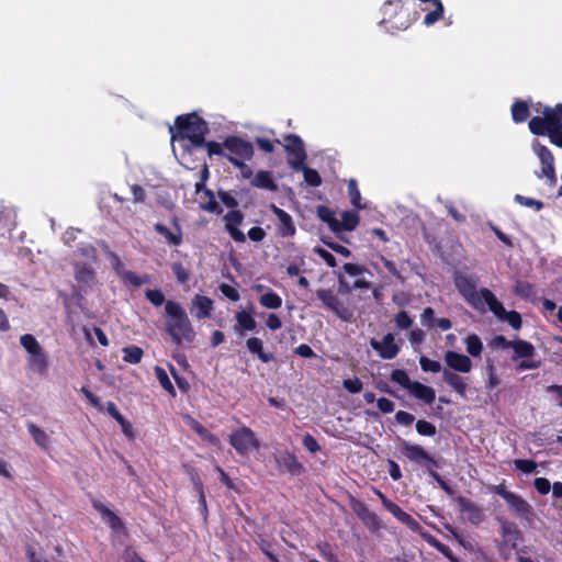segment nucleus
I'll use <instances>...</instances> for the list:
<instances>
[{
    "mask_svg": "<svg viewBox=\"0 0 562 562\" xmlns=\"http://www.w3.org/2000/svg\"><path fill=\"white\" fill-rule=\"evenodd\" d=\"M284 142L285 144L283 147L286 153V159L290 167L293 170L303 168V164H305L307 158L303 139L296 134H286L284 135Z\"/></svg>",
    "mask_w": 562,
    "mask_h": 562,
    "instance_id": "obj_9",
    "label": "nucleus"
},
{
    "mask_svg": "<svg viewBox=\"0 0 562 562\" xmlns=\"http://www.w3.org/2000/svg\"><path fill=\"white\" fill-rule=\"evenodd\" d=\"M172 222L175 226L173 231L169 229L166 225L160 223L155 224L154 228L156 233L162 236L169 245L179 246L183 240L182 229L176 217L172 220Z\"/></svg>",
    "mask_w": 562,
    "mask_h": 562,
    "instance_id": "obj_18",
    "label": "nucleus"
},
{
    "mask_svg": "<svg viewBox=\"0 0 562 562\" xmlns=\"http://www.w3.org/2000/svg\"><path fill=\"white\" fill-rule=\"evenodd\" d=\"M514 465L517 470H520L524 473H531L537 468V463L533 460H526V459L515 460Z\"/></svg>",
    "mask_w": 562,
    "mask_h": 562,
    "instance_id": "obj_53",
    "label": "nucleus"
},
{
    "mask_svg": "<svg viewBox=\"0 0 562 562\" xmlns=\"http://www.w3.org/2000/svg\"><path fill=\"white\" fill-rule=\"evenodd\" d=\"M514 360L517 364V369H533L538 367V362L532 359L533 353H516Z\"/></svg>",
    "mask_w": 562,
    "mask_h": 562,
    "instance_id": "obj_42",
    "label": "nucleus"
},
{
    "mask_svg": "<svg viewBox=\"0 0 562 562\" xmlns=\"http://www.w3.org/2000/svg\"><path fill=\"white\" fill-rule=\"evenodd\" d=\"M514 292L521 299H531L536 295V290L528 281H517L514 286Z\"/></svg>",
    "mask_w": 562,
    "mask_h": 562,
    "instance_id": "obj_39",
    "label": "nucleus"
},
{
    "mask_svg": "<svg viewBox=\"0 0 562 562\" xmlns=\"http://www.w3.org/2000/svg\"><path fill=\"white\" fill-rule=\"evenodd\" d=\"M20 341L25 351H41L36 338L31 334L22 335Z\"/></svg>",
    "mask_w": 562,
    "mask_h": 562,
    "instance_id": "obj_50",
    "label": "nucleus"
},
{
    "mask_svg": "<svg viewBox=\"0 0 562 562\" xmlns=\"http://www.w3.org/2000/svg\"><path fill=\"white\" fill-rule=\"evenodd\" d=\"M515 202H517L520 205L531 207L535 211H541L544 206L543 202L540 200H536L533 198L516 194L514 198Z\"/></svg>",
    "mask_w": 562,
    "mask_h": 562,
    "instance_id": "obj_43",
    "label": "nucleus"
},
{
    "mask_svg": "<svg viewBox=\"0 0 562 562\" xmlns=\"http://www.w3.org/2000/svg\"><path fill=\"white\" fill-rule=\"evenodd\" d=\"M229 443L239 454L243 456L247 454L251 449L259 448V441L257 440L255 432L246 426L239 428L229 436Z\"/></svg>",
    "mask_w": 562,
    "mask_h": 562,
    "instance_id": "obj_10",
    "label": "nucleus"
},
{
    "mask_svg": "<svg viewBox=\"0 0 562 562\" xmlns=\"http://www.w3.org/2000/svg\"><path fill=\"white\" fill-rule=\"evenodd\" d=\"M259 303L266 308L278 310L282 306V297L278 293L269 291L260 295Z\"/></svg>",
    "mask_w": 562,
    "mask_h": 562,
    "instance_id": "obj_35",
    "label": "nucleus"
},
{
    "mask_svg": "<svg viewBox=\"0 0 562 562\" xmlns=\"http://www.w3.org/2000/svg\"><path fill=\"white\" fill-rule=\"evenodd\" d=\"M224 148L225 159L232 165H234V161L251 160L255 155L252 144L237 135L227 136L224 139Z\"/></svg>",
    "mask_w": 562,
    "mask_h": 562,
    "instance_id": "obj_6",
    "label": "nucleus"
},
{
    "mask_svg": "<svg viewBox=\"0 0 562 562\" xmlns=\"http://www.w3.org/2000/svg\"><path fill=\"white\" fill-rule=\"evenodd\" d=\"M145 296L154 306H160L166 301L164 293L158 289H147Z\"/></svg>",
    "mask_w": 562,
    "mask_h": 562,
    "instance_id": "obj_48",
    "label": "nucleus"
},
{
    "mask_svg": "<svg viewBox=\"0 0 562 562\" xmlns=\"http://www.w3.org/2000/svg\"><path fill=\"white\" fill-rule=\"evenodd\" d=\"M446 362L452 370L463 373L469 372L472 367L470 358L463 353H446Z\"/></svg>",
    "mask_w": 562,
    "mask_h": 562,
    "instance_id": "obj_24",
    "label": "nucleus"
},
{
    "mask_svg": "<svg viewBox=\"0 0 562 562\" xmlns=\"http://www.w3.org/2000/svg\"><path fill=\"white\" fill-rule=\"evenodd\" d=\"M420 535L430 546L436 548L440 553H442L451 562H458V559L453 557L451 550L446 544L441 543L439 540H437L435 537H432L429 533L420 532Z\"/></svg>",
    "mask_w": 562,
    "mask_h": 562,
    "instance_id": "obj_36",
    "label": "nucleus"
},
{
    "mask_svg": "<svg viewBox=\"0 0 562 562\" xmlns=\"http://www.w3.org/2000/svg\"><path fill=\"white\" fill-rule=\"evenodd\" d=\"M350 506L356 515L363 521L370 529H378L380 527V520L376 514L371 512L368 506L356 498H351Z\"/></svg>",
    "mask_w": 562,
    "mask_h": 562,
    "instance_id": "obj_16",
    "label": "nucleus"
},
{
    "mask_svg": "<svg viewBox=\"0 0 562 562\" xmlns=\"http://www.w3.org/2000/svg\"><path fill=\"white\" fill-rule=\"evenodd\" d=\"M236 318V325L235 329L236 331L243 333V331H251L256 328L257 323L250 312L248 311H239L235 315Z\"/></svg>",
    "mask_w": 562,
    "mask_h": 562,
    "instance_id": "obj_26",
    "label": "nucleus"
},
{
    "mask_svg": "<svg viewBox=\"0 0 562 562\" xmlns=\"http://www.w3.org/2000/svg\"><path fill=\"white\" fill-rule=\"evenodd\" d=\"M347 191H348V195L350 198V202L351 204L357 209V210H363L366 209V204H362L361 203V193H360V190L358 188V182L356 179L351 178L347 181Z\"/></svg>",
    "mask_w": 562,
    "mask_h": 562,
    "instance_id": "obj_32",
    "label": "nucleus"
},
{
    "mask_svg": "<svg viewBox=\"0 0 562 562\" xmlns=\"http://www.w3.org/2000/svg\"><path fill=\"white\" fill-rule=\"evenodd\" d=\"M531 147L541 162V171H537L536 176L540 179L547 178L548 184L554 186L557 183V175L554 167V156L552 151L546 145H542L538 139L532 142Z\"/></svg>",
    "mask_w": 562,
    "mask_h": 562,
    "instance_id": "obj_7",
    "label": "nucleus"
},
{
    "mask_svg": "<svg viewBox=\"0 0 562 562\" xmlns=\"http://www.w3.org/2000/svg\"><path fill=\"white\" fill-rule=\"evenodd\" d=\"M382 23L391 30H406L411 26L414 19L409 18L402 0H386L382 7Z\"/></svg>",
    "mask_w": 562,
    "mask_h": 562,
    "instance_id": "obj_5",
    "label": "nucleus"
},
{
    "mask_svg": "<svg viewBox=\"0 0 562 562\" xmlns=\"http://www.w3.org/2000/svg\"><path fill=\"white\" fill-rule=\"evenodd\" d=\"M512 341L513 340H507L504 336L502 335H498V336H495L491 342H490V346L491 348L493 349H504V350H508L510 349L512 347Z\"/></svg>",
    "mask_w": 562,
    "mask_h": 562,
    "instance_id": "obj_58",
    "label": "nucleus"
},
{
    "mask_svg": "<svg viewBox=\"0 0 562 562\" xmlns=\"http://www.w3.org/2000/svg\"><path fill=\"white\" fill-rule=\"evenodd\" d=\"M397 519L405 524L411 530L415 531V532H420V525L417 520H415L409 514L403 512L402 515L400 517H397Z\"/></svg>",
    "mask_w": 562,
    "mask_h": 562,
    "instance_id": "obj_57",
    "label": "nucleus"
},
{
    "mask_svg": "<svg viewBox=\"0 0 562 562\" xmlns=\"http://www.w3.org/2000/svg\"><path fill=\"white\" fill-rule=\"evenodd\" d=\"M266 235V231L260 226H254L247 233L248 238L256 243L262 241Z\"/></svg>",
    "mask_w": 562,
    "mask_h": 562,
    "instance_id": "obj_64",
    "label": "nucleus"
},
{
    "mask_svg": "<svg viewBox=\"0 0 562 562\" xmlns=\"http://www.w3.org/2000/svg\"><path fill=\"white\" fill-rule=\"evenodd\" d=\"M190 422H191V427L194 431H196L203 439H206L211 442H215L216 441V438L210 434V431L203 427L199 422L190 418Z\"/></svg>",
    "mask_w": 562,
    "mask_h": 562,
    "instance_id": "obj_56",
    "label": "nucleus"
},
{
    "mask_svg": "<svg viewBox=\"0 0 562 562\" xmlns=\"http://www.w3.org/2000/svg\"><path fill=\"white\" fill-rule=\"evenodd\" d=\"M297 171L303 172L304 181L311 187H319L322 184V177L316 169L307 167L303 164V168H299Z\"/></svg>",
    "mask_w": 562,
    "mask_h": 562,
    "instance_id": "obj_38",
    "label": "nucleus"
},
{
    "mask_svg": "<svg viewBox=\"0 0 562 562\" xmlns=\"http://www.w3.org/2000/svg\"><path fill=\"white\" fill-rule=\"evenodd\" d=\"M203 195L206 196L207 201L200 203L201 210L206 211L209 213H214L217 215L223 213V209L216 202L214 192L211 189H205Z\"/></svg>",
    "mask_w": 562,
    "mask_h": 562,
    "instance_id": "obj_34",
    "label": "nucleus"
},
{
    "mask_svg": "<svg viewBox=\"0 0 562 562\" xmlns=\"http://www.w3.org/2000/svg\"><path fill=\"white\" fill-rule=\"evenodd\" d=\"M255 143L258 146V148L266 154L273 153L274 144L281 145V142L279 139H274L272 142V140H270L268 138H263V137H256Z\"/></svg>",
    "mask_w": 562,
    "mask_h": 562,
    "instance_id": "obj_51",
    "label": "nucleus"
},
{
    "mask_svg": "<svg viewBox=\"0 0 562 562\" xmlns=\"http://www.w3.org/2000/svg\"><path fill=\"white\" fill-rule=\"evenodd\" d=\"M193 307L196 308L195 317L199 319L210 317L213 310V301L205 295H195L192 301Z\"/></svg>",
    "mask_w": 562,
    "mask_h": 562,
    "instance_id": "obj_25",
    "label": "nucleus"
},
{
    "mask_svg": "<svg viewBox=\"0 0 562 562\" xmlns=\"http://www.w3.org/2000/svg\"><path fill=\"white\" fill-rule=\"evenodd\" d=\"M529 116V106L526 101L517 100L512 105V117L515 123H522Z\"/></svg>",
    "mask_w": 562,
    "mask_h": 562,
    "instance_id": "obj_33",
    "label": "nucleus"
},
{
    "mask_svg": "<svg viewBox=\"0 0 562 562\" xmlns=\"http://www.w3.org/2000/svg\"><path fill=\"white\" fill-rule=\"evenodd\" d=\"M508 506L515 512V514L527 521H532L533 509L525 499L518 495H514L507 502Z\"/></svg>",
    "mask_w": 562,
    "mask_h": 562,
    "instance_id": "obj_21",
    "label": "nucleus"
},
{
    "mask_svg": "<svg viewBox=\"0 0 562 562\" xmlns=\"http://www.w3.org/2000/svg\"><path fill=\"white\" fill-rule=\"evenodd\" d=\"M29 431L33 437L34 441L42 448H46L49 442V437L47 434L38 428L35 424L30 423L27 425Z\"/></svg>",
    "mask_w": 562,
    "mask_h": 562,
    "instance_id": "obj_40",
    "label": "nucleus"
},
{
    "mask_svg": "<svg viewBox=\"0 0 562 562\" xmlns=\"http://www.w3.org/2000/svg\"><path fill=\"white\" fill-rule=\"evenodd\" d=\"M165 313L167 317L165 329L171 340L176 345L192 342L195 333L181 304L171 300L167 301L165 303Z\"/></svg>",
    "mask_w": 562,
    "mask_h": 562,
    "instance_id": "obj_1",
    "label": "nucleus"
},
{
    "mask_svg": "<svg viewBox=\"0 0 562 562\" xmlns=\"http://www.w3.org/2000/svg\"><path fill=\"white\" fill-rule=\"evenodd\" d=\"M426 7L424 11L428 10V13L424 16L423 23L427 26L434 25L443 18L445 8L441 0H419Z\"/></svg>",
    "mask_w": 562,
    "mask_h": 562,
    "instance_id": "obj_19",
    "label": "nucleus"
},
{
    "mask_svg": "<svg viewBox=\"0 0 562 562\" xmlns=\"http://www.w3.org/2000/svg\"><path fill=\"white\" fill-rule=\"evenodd\" d=\"M218 198L225 206L231 207L232 210H236L238 206V201L227 191L220 190Z\"/></svg>",
    "mask_w": 562,
    "mask_h": 562,
    "instance_id": "obj_61",
    "label": "nucleus"
},
{
    "mask_svg": "<svg viewBox=\"0 0 562 562\" xmlns=\"http://www.w3.org/2000/svg\"><path fill=\"white\" fill-rule=\"evenodd\" d=\"M177 136L188 139L194 148H201L209 134V124L196 113L178 115L175 120Z\"/></svg>",
    "mask_w": 562,
    "mask_h": 562,
    "instance_id": "obj_2",
    "label": "nucleus"
},
{
    "mask_svg": "<svg viewBox=\"0 0 562 562\" xmlns=\"http://www.w3.org/2000/svg\"><path fill=\"white\" fill-rule=\"evenodd\" d=\"M77 252L87 258V259H90L92 260L93 262H97L98 261V251L95 249L94 246H92L91 244H88V245H83L81 247H79L77 249Z\"/></svg>",
    "mask_w": 562,
    "mask_h": 562,
    "instance_id": "obj_55",
    "label": "nucleus"
},
{
    "mask_svg": "<svg viewBox=\"0 0 562 562\" xmlns=\"http://www.w3.org/2000/svg\"><path fill=\"white\" fill-rule=\"evenodd\" d=\"M155 373H156V378L159 381L160 385L167 392H169L170 394L175 395V387H173V384L171 383L167 372L162 368L156 367L155 368Z\"/></svg>",
    "mask_w": 562,
    "mask_h": 562,
    "instance_id": "obj_44",
    "label": "nucleus"
},
{
    "mask_svg": "<svg viewBox=\"0 0 562 562\" xmlns=\"http://www.w3.org/2000/svg\"><path fill=\"white\" fill-rule=\"evenodd\" d=\"M408 392L414 397H416L420 401H424L427 404H431L436 397V393L432 387L422 384L420 382H417V381L413 382L409 385Z\"/></svg>",
    "mask_w": 562,
    "mask_h": 562,
    "instance_id": "obj_23",
    "label": "nucleus"
},
{
    "mask_svg": "<svg viewBox=\"0 0 562 562\" xmlns=\"http://www.w3.org/2000/svg\"><path fill=\"white\" fill-rule=\"evenodd\" d=\"M402 453L413 462L438 467L437 461L422 446L404 441L402 445Z\"/></svg>",
    "mask_w": 562,
    "mask_h": 562,
    "instance_id": "obj_13",
    "label": "nucleus"
},
{
    "mask_svg": "<svg viewBox=\"0 0 562 562\" xmlns=\"http://www.w3.org/2000/svg\"><path fill=\"white\" fill-rule=\"evenodd\" d=\"M74 276L80 291L87 293L97 282L95 271L85 262L74 263Z\"/></svg>",
    "mask_w": 562,
    "mask_h": 562,
    "instance_id": "obj_12",
    "label": "nucleus"
},
{
    "mask_svg": "<svg viewBox=\"0 0 562 562\" xmlns=\"http://www.w3.org/2000/svg\"><path fill=\"white\" fill-rule=\"evenodd\" d=\"M371 346L375 351H400L392 333L386 334L380 341L372 339Z\"/></svg>",
    "mask_w": 562,
    "mask_h": 562,
    "instance_id": "obj_31",
    "label": "nucleus"
},
{
    "mask_svg": "<svg viewBox=\"0 0 562 562\" xmlns=\"http://www.w3.org/2000/svg\"><path fill=\"white\" fill-rule=\"evenodd\" d=\"M124 282L132 284L135 288L140 286L144 283L149 282V277L147 274L140 277L134 271H125L123 274Z\"/></svg>",
    "mask_w": 562,
    "mask_h": 562,
    "instance_id": "obj_45",
    "label": "nucleus"
},
{
    "mask_svg": "<svg viewBox=\"0 0 562 562\" xmlns=\"http://www.w3.org/2000/svg\"><path fill=\"white\" fill-rule=\"evenodd\" d=\"M528 126L530 132L537 136H544L549 131L562 127V103L554 108L546 106L542 116L531 117Z\"/></svg>",
    "mask_w": 562,
    "mask_h": 562,
    "instance_id": "obj_4",
    "label": "nucleus"
},
{
    "mask_svg": "<svg viewBox=\"0 0 562 562\" xmlns=\"http://www.w3.org/2000/svg\"><path fill=\"white\" fill-rule=\"evenodd\" d=\"M416 430L420 436L432 437L437 434L436 426L427 420H418L416 423Z\"/></svg>",
    "mask_w": 562,
    "mask_h": 562,
    "instance_id": "obj_49",
    "label": "nucleus"
},
{
    "mask_svg": "<svg viewBox=\"0 0 562 562\" xmlns=\"http://www.w3.org/2000/svg\"><path fill=\"white\" fill-rule=\"evenodd\" d=\"M271 211L277 216L278 224V235L281 237H292L295 235L296 228L293 223L292 216L285 212L284 210L278 207L274 204H271Z\"/></svg>",
    "mask_w": 562,
    "mask_h": 562,
    "instance_id": "obj_15",
    "label": "nucleus"
},
{
    "mask_svg": "<svg viewBox=\"0 0 562 562\" xmlns=\"http://www.w3.org/2000/svg\"><path fill=\"white\" fill-rule=\"evenodd\" d=\"M465 282L470 286V292H467L464 288L462 286V283L460 285V292L464 295L467 301L474 307V308H483V305L486 304L488 310L497 317L501 316L503 313H505V307L503 304L497 300V297L494 295V293L486 289L482 288L480 291L475 290L474 284L470 280H465Z\"/></svg>",
    "mask_w": 562,
    "mask_h": 562,
    "instance_id": "obj_3",
    "label": "nucleus"
},
{
    "mask_svg": "<svg viewBox=\"0 0 562 562\" xmlns=\"http://www.w3.org/2000/svg\"><path fill=\"white\" fill-rule=\"evenodd\" d=\"M395 324L398 328L401 329H407L412 326V318L411 316L408 315V313L406 311H400L396 315H395Z\"/></svg>",
    "mask_w": 562,
    "mask_h": 562,
    "instance_id": "obj_54",
    "label": "nucleus"
},
{
    "mask_svg": "<svg viewBox=\"0 0 562 562\" xmlns=\"http://www.w3.org/2000/svg\"><path fill=\"white\" fill-rule=\"evenodd\" d=\"M224 226L229 237L236 243H245L246 235L239 229L244 221V214L240 210H231L223 217Z\"/></svg>",
    "mask_w": 562,
    "mask_h": 562,
    "instance_id": "obj_11",
    "label": "nucleus"
},
{
    "mask_svg": "<svg viewBox=\"0 0 562 562\" xmlns=\"http://www.w3.org/2000/svg\"><path fill=\"white\" fill-rule=\"evenodd\" d=\"M92 506L101 514L102 519L110 526L113 531L124 532L126 530L122 519L100 501L94 499L92 502Z\"/></svg>",
    "mask_w": 562,
    "mask_h": 562,
    "instance_id": "obj_17",
    "label": "nucleus"
},
{
    "mask_svg": "<svg viewBox=\"0 0 562 562\" xmlns=\"http://www.w3.org/2000/svg\"><path fill=\"white\" fill-rule=\"evenodd\" d=\"M501 529L503 536L508 541H517L521 539V532L518 530L517 526L514 522H509L505 519H501Z\"/></svg>",
    "mask_w": 562,
    "mask_h": 562,
    "instance_id": "obj_37",
    "label": "nucleus"
},
{
    "mask_svg": "<svg viewBox=\"0 0 562 562\" xmlns=\"http://www.w3.org/2000/svg\"><path fill=\"white\" fill-rule=\"evenodd\" d=\"M465 344L467 351H483V344L481 338L475 334L468 335L465 338Z\"/></svg>",
    "mask_w": 562,
    "mask_h": 562,
    "instance_id": "obj_52",
    "label": "nucleus"
},
{
    "mask_svg": "<svg viewBox=\"0 0 562 562\" xmlns=\"http://www.w3.org/2000/svg\"><path fill=\"white\" fill-rule=\"evenodd\" d=\"M316 296L326 310L334 313L341 321L349 322L352 318V311L344 304L333 289H318L316 290Z\"/></svg>",
    "mask_w": 562,
    "mask_h": 562,
    "instance_id": "obj_8",
    "label": "nucleus"
},
{
    "mask_svg": "<svg viewBox=\"0 0 562 562\" xmlns=\"http://www.w3.org/2000/svg\"><path fill=\"white\" fill-rule=\"evenodd\" d=\"M316 213L318 218L326 223L333 233L337 234L338 220L335 216V212L326 205H318Z\"/></svg>",
    "mask_w": 562,
    "mask_h": 562,
    "instance_id": "obj_29",
    "label": "nucleus"
},
{
    "mask_svg": "<svg viewBox=\"0 0 562 562\" xmlns=\"http://www.w3.org/2000/svg\"><path fill=\"white\" fill-rule=\"evenodd\" d=\"M247 160L234 161V167L239 170V177L241 179H251L254 172L251 168L246 164Z\"/></svg>",
    "mask_w": 562,
    "mask_h": 562,
    "instance_id": "obj_59",
    "label": "nucleus"
},
{
    "mask_svg": "<svg viewBox=\"0 0 562 562\" xmlns=\"http://www.w3.org/2000/svg\"><path fill=\"white\" fill-rule=\"evenodd\" d=\"M27 364L34 373L44 374L48 367L46 353H30Z\"/></svg>",
    "mask_w": 562,
    "mask_h": 562,
    "instance_id": "obj_30",
    "label": "nucleus"
},
{
    "mask_svg": "<svg viewBox=\"0 0 562 562\" xmlns=\"http://www.w3.org/2000/svg\"><path fill=\"white\" fill-rule=\"evenodd\" d=\"M202 147H205L207 150L209 157L212 156H220L225 158V148H224V142L222 144L215 142V140H206L203 144Z\"/></svg>",
    "mask_w": 562,
    "mask_h": 562,
    "instance_id": "obj_46",
    "label": "nucleus"
},
{
    "mask_svg": "<svg viewBox=\"0 0 562 562\" xmlns=\"http://www.w3.org/2000/svg\"><path fill=\"white\" fill-rule=\"evenodd\" d=\"M391 380L400 385H402L404 389L408 390L409 385L413 383L406 371L396 369L391 373Z\"/></svg>",
    "mask_w": 562,
    "mask_h": 562,
    "instance_id": "obj_47",
    "label": "nucleus"
},
{
    "mask_svg": "<svg viewBox=\"0 0 562 562\" xmlns=\"http://www.w3.org/2000/svg\"><path fill=\"white\" fill-rule=\"evenodd\" d=\"M457 503L459 505V508L462 513L468 514V520L472 525H479L483 518L484 514L481 508H479L474 503L469 501L468 498L463 496H459L457 498Z\"/></svg>",
    "mask_w": 562,
    "mask_h": 562,
    "instance_id": "obj_20",
    "label": "nucleus"
},
{
    "mask_svg": "<svg viewBox=\"0 0 562 562\" xmlns=\"http://www.w3.org/2000/svg\"><path fill=\"white\" fill-rule=\"evenodd\" d=\"M497 318L499 321L507 322L515 330L521 328L522 319L521 315L517 311L507 312L505 310V313H503L501 316H497Z\"/></svg>",
    "mask_w": 562,
    "mask_h": 562,
    "instance_id": "obj_41",
    "label": "nucleus"
},
{
    "mask_svg": "<svg viewBox=\"0 0 562 562\" xmlns=\"http://www.w3.org/2000/svg\"><path fill=\"white\" fill-rule=\"evenodd\" d=\"M442 379L446 383H448L458 394L461 396L465 395L467 383L463 381V378L453 373L450 370L445 369L442 371Z\"/></svg>",
    "mask_w": 562,
    "mask_h": 562,
    "instance_id": "obj_27",
    "label": "nucleus"
},
{
    "mask_svg": "<svg viewBox=\"0 0 562 562\" xmlns=\"http://www.w3.org/2000/svg\"><path fill=\"white\" fill-rule=\"evenodd\" d=\"M276 464L279 471L289 472L292 475H301L304 472L303 464L297 461L293 453L288 451L276 456Z\"/></svg>",
    "mask_w": 562,
    "mask_h": 562,
    "instance_id": "obj_14",
    "label": "nucleus"
},
{
    "mask_svg": "<svg viewBox=\"0 0 562 562\" xmlns=\"http://www.w3.org/2000/svg\"><path fill=\"white\" fill-rule=\"evenodd\" d=\"M220 291L223 295L234 302L238 301L240 297L238 291L227 283H222L220 285Z\"/></svg>",
    "mask_w": 562,
    "mask_h": 562,
    "instance_id": "obj_63",
    "label": "nucleus"
},
{
    "mask_svg": "<svg viewBox=\"0 0 562 562\" xmlns=\"http://www.w3.org/2000/svg\"><path fill=\"white\" fill-rule=\"evenodd\" d=\"M419 363L422 369L426 372H439L441 369V366L438 361L430 360L426 357H422Z\"/></svg>",
    "mask_w": 562,
    "mask_h": 562,
    "instance_id": "obj_60",
    "label": "nucleus"
},
{
    "mask_svg": "<svg viewBox=\"0 0 562 562\" xmlns=\"http://www.w3.org/2000/svg\"><path fill=\"white\" fill-rule=\"evenodd\" d=\"M360 222V217L357 213V211H345L341 214V222L338 221V228L337 234L341 231H348L351 232L356 229Z\"/></svg>",
    "mask_w": 562,
    "mask_h": 562,
    "instance_id": "obj_28",
    "label": "nucleus"
},
{
    "mask_svg": "<svg viewBox=\"0 0 562 562\" xmlns=\"http://www.w3.org/2000/svg\"><path fill=\"white\" fill-rule=\"evenodd\" d=\"M422 324L427 327H435V311L431 307H426L420 316Z\"/></svg>",
    "mask_w": 562,
    "mask_h": 562,
    "instance_id": "obj_62",
    "label": "nucleus"
},
{
    "mask_svg": "<svg viewBox=\"0 0 562 562\" xmlns=\"http://www.w3.org/2000/svg\"><path fill=\"white\" fill-rule=\"evenodd\" d=\"M251 187L263 189L268 191H277L278 186L273 180L272 173L267 170H259L255 176H252L250 181Z\"/></svg>",
    "mask_w": 562,
    "mask_h": 562,
    "instance_id": "obj_22",
    "label": "nucleus"
}]
</instances>
